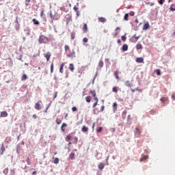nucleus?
<instances>
[{"instance_id":"obj_51","label":"nucleus","mask_w":175,"mask_h":175,"mask_svg":"<svg viewBox=\"0 0 175 175\" xmlns=\"http://www.w3.org/2000/svg\"><path fill=\"white\" fill-rule=\"evenodd\" d=\"M105 109V105H102V107H100V111H103Z\"/></svg>"},{"instance_id":"obj_5","label":"nucleus","mask_w":175,"mask_h":175,"mask_svg":"<svg viewBox=\"0 0 175 175\" xmlns=\"http://www.w3.org/2000/svg\"><path fill=\"white\" fill-rule=\"evenodd\" d=\"M136 62H137L138 64H142L144 61L143 57H137L135 59Z\"/></svg>"},{"instance_id":"obj_14","label":"nucleus","mask_w":175,"mask_h":175,"mask_svg":"<svg viewBox=\"0 0 175 175\" xmlns=\"http://www.w3.org/2000/svg\"><path fill=\"white\" fill-rule=\"evenodd\" d=\"M149 27H150L149 23H144L143 29L144 30H148V29H149Z\"/></svg>"},{"instance_id":"obj_39","label":"nucleus","mask_w":175,"mask_h":175,"mask_svg":"<svg viewBox=\"0 0 175 175\" xmlns=\"http://www.w3.org/2000/svg\"><path fill=\"white\" fill-rule=\"evenodd\" d=\"M54 70V64H51V72L53 73Z\"/></svg>"},{"instance_id":"obj_38","label":"nucleus","mask_w":175,"mask_h":175,"mask_svg":"<svg viewBox=\"0 0 175 175\" xmlns=\"http://www.w3.org/2000/svg\"><path fill=\"white\" fill-rule=\"evenodd\" d=\"M27 78L28 77H27V75H23V76H22V81H25Z\"/></svg>"},{"instance_id":"obj_15","label":"nucleus","mask_w":175,"mask_h":175,"mask_svg":"<svg viewBox=\"0 0 175 175\" xmlns=\"http://www.w3.org/2000/svg\"><path fill=\"white\" fill-rule=\"evenodd\" d=\"M91 100H92V97H91V96H87V97H85V101H86L88 103H91Z\"/></svg>"},{"instance_id":"obj_37","label":"nucleus","mask_w":175,"mask_h":175,"mask_svg":"<svg viewBox=\"0 0 175 175\" xmlns=\"http://www.w3.org/2000/svg\"><path fill=\"white\" fill-rule=\"evenodd\" d=\"M97 133L103 132V126H98V129L96 130Z\"/></svg>"},{"instance_id":"obj_50","label":"nucleus","mask_w":175,"mask_h":175,"mask_svg":"<svg viewBox=\"0 0 175 175\" xmlns=\"http://www.w3.org/2000/svg\"><path fill=\"white\" fill-rule=\"evenodd\" d=\"M164 1H165V0H159V4H160V5H163Z\"/></svg>"},{"instance_id":"obj_59","label":"nucleus","mask_w":175,"mask_h":175,"mask_svg":"<svg viewBox=\"0 0 175 175\" xmlns=\"http://www.w3.org/2000/svg\"><path fill=\"white\" fill-rule=\"evenodd\" d=\"M67 139H68V140H70V139H71L70 135H68V136H67Z\"/></svg>"},{"instance_id":"obj_40","label":"nucleus","mask_w":175,"mask_h":175,"mask_svg":"<svg viewBox=\"0 0 175 175\" xmlns=\"http://www.w3.org/2000/svg\"><path fill=\"white\" fill-rule=\"evenodd\" d=\"M126 113H127V111H124L122 112V117H123L124 118H126Z\"/></svg>"},{"instance_id":"obj_30","label":"nucleus","mask_w":175,"mask_h":175,"mask_svg":"<svg viewBox=\"0 0 175 175\" xmlns=\"http://www.w3.org/2000/svg\"><path fill=\"white\" fill-rule=\"evenodd\" d=\"M112 92H115V93H118V87H113L112 88Z\"/></svg>"},{"instance_id":"obj_3","label":"nucleus","mask_w":175,"mask_h":175,"mask_svg":"<svg viewBox=\"0 0 175 175\" xmlns=\"http://www.w3.org/2000/svg\"><path fill=\"white\" fill-rule=\"evenodd\" d=\"M94 100H95V103L93 104V108H95V107H96V105H98V98L96 97V96L94 98Z\"/></svg>"},{"instance_id":"obj_63","label":"nucleus","mask_w":175,"mask_h":175,"mask_svg":"<svg viewBox=\"0 0 175 175\" xmlns=\"http://www.w3.org/2000/svg\"><path fill=\"white\" fill-rule=\"evenodd\" d=\"M75 140L76 142H78V138L76 137L75 138Z\"/></svg>"},{"instance_id":"obj_13","label":"nucleus","mask_w":175,"mask_h":175,"mask_svg":"<svg viewBox=\"0 0 175 175\" xmlns=\"http://www.w3.org/2000/svg\"><path fill=\"white\" fill-rule=\"evenodd\" d=\"M129 49V46L126 44H124L122 45V51H127Z\"/></svg>"},{"instance_id":"obj_48","label":"nucleus","mask_w":175,"mask_h":175,"mask_svg":"<svg viewBox=\"0 0 175 175\" xmlns=\"http://www.w3.org/2000/svg\"><path fill=\"white\" fill-rule=\"evenodd\" d=\"M157 75L158 76H159V75H161V71H160V70H157Z\"/></svg>"},{"instance_id":"obj_24","label":"nucleus","mask_w":175,"mask_h":175,"mask_svg":"<svg viewBox=\"0 0 175 175\" xmlns=\"http://www.w3.org/2000/svg\"><path fill=\"white\" fill-rule=\"evenodd\" d=\"M98 21H100V23H105V21H107V18H98Z\"/></svg>"},{"instance_id":"obj_18","label":"nucleus","mask_w":175,"mask_h":175,"mask_svg":"<svg viewBox=\"0 0 175 175\" xmlns=\"http://www.w3.org/2000/svg\"><path fill=\"white\" fill-rule=\"evenodd\" d=\"M104 167H105V164L103 163H100L98 165V169H100V170H103Z\"/></svg>"},{"instance_id":"obj_43","label":"nucleus","mask_w":175,"mask_h":175,"mask_svg":"<svg viewBox=\"0 0 175 175\" xmlns=\"http://www.w3.org/2000/svg\"><path fill=\"white\" fill-rule=\"evenodd\" d=\"M129 15H130L131 16H134V15H135L134 11H131L130 13H129Z\"/></svg>"},{"instance_id":"obj_2","label":"nucleus","mask_w":175,"mask_h":175,"mask_svg":"<svg viewBox=\"0 0 175 175\" xmlns=\"http://www.w3.org/2000/svg\"><path fill=\"white\" fill-rule=\"evenodd\" d=\"M44 57L46 58V61H49L50 58L51 57V52L48 51L46 53H44Z\"/></svg>"},{"instance_id":"obj_21","label":"nucleus","mask_w":175,"mask_h":175,"mask_svg":"<svg viewBox=\"0 0 175 175\" xmlns=\"http://www.w3.org/2000/svg\"><path fill=\"white\" fill-rule=\"evenodd\" d=\"M49 16H50V18H51V23H54L55 16L53 15L52 12H50Z\"/></svg>"},{"instance_id":"obj_41","label":"nucleus","mask_w":175,"mask_h":175,"mask_svg":"<svg viewBox=\"0 0 175 175\" xmlns=\"http://www.w3.org/2000/svg\"><path fill=\"white\" fill-rule=\"evenodd\" d=\"M83 42H88V38L87 37H83Z\"/></svg>"},{"instance_id":"obj_31","label":"nucleus","mask_w":175,"mask_h":175,"mask_svg":"<svg viewBox=\"0 0 175 175\" xmlns=\"http://www.w3.org/2000/svg\"><path fill=\"white\" fill-rule=\"evenodd\" d=\"M33 23L34 25H40V22L36 18H33Z\"/></svg>"},{"instance_id":"obj_49","label":"nucleus","mask_w":175,"mask_h":175,"mask_svg":"<svg viewBox=\"0 0 175 175\" xmlns=\"http://www.w3.org/2000/svg\"><path fill=\"white\" fill-rule=\"evenodd\" d=\"M74 10H75V12H76V14H77V10H78L77 6H74Z\"/></svg>"},{"instance_id":"obj_47","label":"nucleus","mask_w":175,"mask_h":175,"mask_svg":"<svg viewBox=\"0 0 175 175\" xmlns=\"http://www.w3.org/2000/svg\"><path fill=\"white\" fill-rule=\"evenodd\" d=\"M122 41L125 42L126 40V37L124 36H122Z\"/></svg>"},{"instance_id":"obj_28","label":"nucleus","mask_w":175,"mask_h":175,"mask_svg":"<svg viewBox=\"0 0 175 175\" xmlns=\"http://www.w3.org/2000/svg\"><path fill=\"white\" fill-rule=\"evenodd\" d=\"M124 85H126L127 87H131L132 85L130 81H126V82L124 83Z\"/></svg>"},{"instance_id":"obj_19","label":"nucleus","mask_w":175,"mask_h":175,"mask_svg":"<svg viewBox=\"0 0 175 175\" xmlns=\"http://www.w3.org/2000/svg\"><path fill=\"white\" fill-rule=\"evenodd\" d=\"M113 111H117L118 109V103L116 102L113 103Z\"/></svg>"},{"instance_id":"obj_52","label":"nucleus","mask_w":175,"mask_h":175,"mask_svg":"<svg viewBox=\"0 0 175 175\" xmlns=\"http://www.w3.org/2000/svg\"><path fill=\"white\" fill-rule=\"evenodd\" d=\"M31 0H25L26 5H28L30 3Z\"/></svg>"},{"instance_id":"obj_46","label":"nucleus","mask_w":175,"mask_h":175,"mask_svg":"<svg viewBox=\"0 0 175 175\" xmlns=\"http://www.w3.org/2000/svg\"><path fill=\"white\" fill-rule=\"evenodd\" d=\"M166 99L167 98L165 97L161 98V102H165L166 100Z\"/></svg>"},{"instance_id":"obj_57","label":"nucleus","mask_w":175,"mask_h":175,"mask_svg":"<svg viewBox=\"0 0 175 175\" xmlns=\"http://www.w3.org/2000/svg\"><path fill=\"white\" fill-rule=\"evenodd\" d=\"M117 42H118V44H121V40L119 38V39L117 40Z\"/></svg>"},{"instance_id":"obj_6","label":"nucleus","mask_w":175,"mask_h":175,"mask_svg":"<svg viewBox=\"0 0 175 175\" xmlns=\"http://www.w3.org/2000/svg\"><path fill=\"white\" fill-rule=\"evenodd\" d=\"M68 57L70 58H74L75 57V51H72L70 53H69L68 55H67Z\"/></svg>"},{"instance_id":"obj_10","label":"nucleus","mask_w":175,"mask_h":175,"mask_svg":"<svg viewBox=\"0 0 175 175\" xmlns=\"http://www.w3.org/2000/svg\"><path fill=\"white\" fill-rule=\"evenodd\" d=\"M5 148L4 145L2 144V145H1V149H0V154H1V155H3V152H5Z\"/></svg>"},{"instance_id":"obj_1","label":"nucleus","mask_w":175,"mask_h":175,"mask_svg":"<svg viewBox=\"0 0 175 175\" xmlns=\"http://www.w3.org/2000/svg\"><path fill=\"white\" fill-rule=\"evenodd\" d=\"M49 37L44 36V35H40L38 38L39 44H46V42H49Z\"/></svg>"},{"instance_id":"obj_56","label":"nucleus","mask_w":175,"mask_h":175,"mask_svg":"<svg viewBox=\"0 0 175 175\" xmlns=\"http://www.w3.org/2000/svg\"><path fill=\"white\" fill-rule=\"evenodd\" d=\"M135 91H138V88H136V90H131V92H135Z\"/></svg>"},{"instance_id":"obj_22","label":"nucleus","mask_w":175,"mask_h":175,"mask_svg":"<svg viewBox=\"0 0 175 175\" xmlns=\"http://www.w3.org/2000/svg\"><path fill=\"white\" fill-rule=\"evenodd\" d=\"M53 163H54V164H59V157H55Z\"/></svg>"},{"instance_id":"obj_7","label":"nucleus","mask_w":175,"mask_h":175,"mask_svg":"<svg viewBox=\"0 0 175 175\" xmlns=\"http://www.w3.org/2000/svg\"><path fill=\"white\" fill-rule=\"evenodd\" d=\"M142 131H140L139 128H135V135H137L138 137H139Z\"/></svg>"},{"instance_id":"obj_9","label":"nucleus","mask_w":175,"mask_h":175,"mask_svg":"<svg viewBox=\"0 0 175 175\" xmlns=\"http://www.w3.org/2000/svg\"><path fill=\"white\" fill-rule=\"evenodd\" d=\"M8 113H7L6 111H3L1 112V117L5 118V117H8Z\"/></svg>"},{"instance_id":"obj_58","label":"nucleus","mask_w":175,"mask_h":175,"mask_svg":"<svg viewBox=\"0 0 175 175\" xmlns=\"http://www.w3.org/2000/svg\"><path fill=\"white\" fill-rule=\"evenodd\" d=\"M139 36H135V41H138Z\"/></svg>"},{"instance_id":"obj_25","label":"nucleus","mask_w":175,"mask_h":175,"mask_svg":"<svg viewBox=\"0 0 175 175\" xmlns=\"http://www.w3.org/2000/svg\"><path fill=\"white\" fill-rule=\"evenodd\" d=\"M66 126H67L66 123H63V124L61 126V129H62V132H65L64 128H65Z\"/></svg>"},{"instance_id":"obj_11","label":"nucleus","mask_w":175,"mask_h":175,"mask_svg":"<svg viewBox=\"0 0 175 175\" xmlns=\"http://www.w3.org/2000/svg\"><path fill=\"white\" fill-rule=\"evenodd\" d=\"M81 131H82V132H84V133L88 132L89 128H88V126H85V125H83V126L81 129Z\"/></svg>"},{"instance_id":"obj_55","label":"nucleus","mask_w":175,"mask_h":175,"mask_svg":"<svg viewBox=\"0 0 175 175\" xmlns=\"http://www.w3.org/2000/svg\"><path fill=\"white\" fill-rule=\"evenodd\" d=\"M92 128V130H93V131H94V128H95V123H93Z\"/></svg>"},{"instance_id":"obj_29","label":"nucleus","mask_w":175,"mask_h":175,"mask_svg":"<svg viewBox=\"0 0 175 175\" xmlns=\"http://www.w3.org/2000/svg\"><path fill=\"white\" fill-rule=\"evenodd\" d=\"M98 66H99V67H100V68L103 67V66H104V62H103V61L102 59H100V62H98Z\"/></svg>"},{"instance_id":"obj_35","label":"nucleus","mask_w":175,"mask_h":175,"mask_svg":"<svg viewBox=\"0 0 175 175\" xmlns=\"http://www.w3.org/2000/svg\"><path fill=\"white\" fill-rule=\"evenodd\" d=\"M129 16V14H125V15L124 16V20H125L126 21H128Z\"/></svg>"},{"instance_id":"obj_53","label":"nucleus","mask_w":175,"mask_h":175,"mask_svg":"<svg viewBox=\"0 0 175 175\" xmlns=\"http://www.w3.org/2000/svg\"><path fill=\"white\" fill-rule=\"evenodd\" d=\"M58 92H55L54 98L57 97Z\"/></svg>"},{"instance_id":"obj_20","label":"nucleus","mask_w":175,"mask_h":175,"mask_svg":"<svg viewBox=\"0 0 175 175\" xmlns=\"http://www.w3.org/2000/svg\"><path fill=\"white\" fill-rule=\"evenodd\" d=\"M136 49H137V50H142V49H143L142 44H136Z\"/></svg>"},{"instance_id":"obj_36","label":"nucleus","mask_w":175,"mask_h":175,"mask_svg":"<svg viewBox=\"0 0 175 175\" xmlns=\"http://www.w3.org/2000/svg\"><path fill=\"white\" fill-rule=\"evenodd\" d=\"M70 37L72 40H74L75 38V32H71Z\"/></svg>"},{"instance_id":"obj_61","label":"nucleus","mask_w":175,"mask_h":175,"mask_svg":"<svg viewBox=\"0 0 175 175\" xmlns=\"http://www.w3.org/2000/svg\"><path fill=\"white\" fill-rule=\"evenodd\" d=\"M33 118L36 119V118H37L36 114H33Z\"/></svg>"},{"instance_id":"obj_62","label":"nucleus","mask_w":175,"mask_h":175,"mask_svg":"<svg viewBox=\"0 0 175 175\" xmlns=\"http://www.w3.org/2000/svg\"><path fill=\"white\" fill-rule=\"evenodd\" d=\"M172 98H173L174 99H175V94H172Z\"/></svg>"},{"instance_id":"obj_64","label":"nucleus","mask_w":175,"mask_h":175,"mask_svg":"<svg viewBox=\"0 0 175 175\" xmlns=\"http://www.w3.org/2000/svg\"><path fill=\"white\" fill-rule=\"evenodd\" d=\"M43 14H44V11H41V16H42Z\"/></svg>"},{"instance_id":"obj_16","label":"nucleus","mask_w":175,"mask_h":175,"mask_svg":"<svg viewBox=\"0 0 175 175\" xmlns=\"http://www.w3.org/2000/svg\"><path fill=\"white\" fill-rule=\"evenodd\" d=\"M69 158L70 159H75V152H70V155H69Z\"/></svg>"},{"instance_id":"obj_17","label":"nucleus","mask_w":175,"mask_h":175,"mask_svg":"<svg viewBox=\"0 0 175 175\" xmlns=\"http://www.w3.org/2000/svg\"><path fill=\"white\" fill-rule=\"evenodd\" d=\"M113 75L115 76L116 79H119L120 77H119V71H115L113 72Z\"/></svg>"},{"instance_id":"obj_23","label":"nucleus","mask_w":175,"mask_h":175,"mask_svg":"<svg viewBox=\"0 0 175 175\" xmlns=\"http://www.w3.org/2000/svg\"><path fill=\"white\" fill-rule=\"evenodd\" d=\"M69 69L70 71H74L75 70V66L73 64H70L69 65Z\"/></svg>"},{"instance_id":"obj_27","label":"nucleus","mask_w":175,"mask_h":175,"mask_svg":"<svg viewBox=\"0 0 175 175\" xmlns=\"http://www.w3.org/2000/svg\"><path fill=\"white\" fill-rule=\"evenodd\" d=\"M55 122H56L57 124L59 125V124H61L62 120H61V119H59V118H57Z\"/></svg>"},{"instance_id":"obj_4","label":"nucleus","mask_w":175,"mask_h":175,"mask_svg":"<svg viewBox=\"0 0 175 175\" xmlns=\"http://www.w3.org/2000/svg\"><path fill=\"white\" fill-rule=\"evenodd\" d=\"M35 109H37V111H40L41 109V104L40 102H37L35 105Z\"/></svg>"},{"instance_id":"obj_33","label":"nucleus","mask_w":175,"mask_h":175,"mask_svg":"<svg viewBox=\"0 0 175 175\" xmlns=\"http://www.w3.org/2000/svg\"><path fill=\"white\" fill-rule=\"evenodd\" d=\"M148 155H144V157H141L140 161H144V160L148 159Z\"/></svg>"},{"instance_id":"obj_44","label":"nucleus","mask_w":175,"mask_h":175,"mask_svg":"<svg viewBox=\"0 0 175 175\" xmlns=\"http://www.w3.org/2000/svg\"><path fill=\"white\" fill-rule=\"evenodd\" d=\"M72 111H77V107H72Z\"/></svg>"},{"instance_id":"obj_26","label":"nucleus","mask_w":175,"mask_h":175,"mask_svg":"<svg viewBox=\"0 0 175 175\" xmlns=\"http://www.w3.org/2000/svg\"><path fill=\"white\" fill-rule=\"evenodd\" d=\"M64 66H65L64 64H62L60 65L59 72H60L61 73H63V72H64L63 70H64Z\"/></svg>"},{"instance_id":"obj_12","label":"nucleus","mask_w":175,"mask_h":175,"mask_svg":"<svg viewBox=\"0 0 175 175\" xmlns=\"http://www.w3.org/2000/svg\"><path fill=\"white\" fill-rule=\"evenodd\" d=\"M83 32H87L88 31V27L87 23H83Z\"/></svg>"},{"instance_id":"obj_34","label":"nucleus","mask_w":175,"mask_h":175,"mask_svg":"<svg viewBox=\"0 0 175 175\" xmlns=\"http://www.w3.org/2000/svg\"><path fill=\"white\" fill-rule=\"evenodd\" d=\"M170 9L171 12H175L174 5H171Z\"/></svg>"},{"instance_id":"obj_60","label":"nucleus","mask_w":175,"mask_h":175,"mask_svg":"<svg viewBox=\"0 0 175 175\" xmlns=\"http://www.w3.org/2000/svg\"><path fill=\"white\" fill-rule=\"evenodd\" d=\"M127 120H131V115H129V116H128Z\"/></svg>"},{"instance_id":"obj_32","label":"nucleus","mask_w":175,"mask_h":175,"mask_svg":"<svg viewBox=\"0 0 175 175\" xmlns=\"http://www.w3.org/2000/svg\"><path fill=\"white\" fill-rule=\"evenodd\" d=\"M64 50H65L66 52H67L70 50V47H69L68 44H65Z\"/></svg>"},{"instance_id":"obj_42","label":"nucleus","mask_w":175,"mask_h":175,"mask_svg":"<svg viewBox=\"0 0 175 175\" xmlns=\"http://www.w3.org/2000/svg\"><path fill=\"white\" fill-rule=\"evenodd\" d=\"M118 30H120V28L116 27V32L115 33V36H117V35H118V32L117 31Z\"/></svg>"},{"instance_id":"obj_54","label":"nucleus","mask_w":175,"mask_h":175,"mask_svg":"<svg viewBox=\"0 0 175 175\" xmlns=\"http://www.w3.org/2000/svg\"><path fill=\"white\" fill-rule=\"evenodd\" d=\"M60 10H62V12H66V8L64 7L61 8Z\"/></svg>"},{"instance_id":"obj_8","label":"nucleus","mask_w":175,"mask_h":175,"mask_svg":"<svg viewBox=\"0 0 175 175\" xmlns=\"http://www.w3.org/2000/svg\"><path fill=\"white\" fill-rule=\"evenodd\" d=\"M90 94H92V96L94 98H96V90H90Z\"/></svg>"},{"instance_id":"obj_45","label":"nucleus","mask_w":175,"mask_h":175,"mask_svg":"<svg viewBox=\"0 0 175 175\" xmlns=\"http://www.w3.org/2000/svg\"><path fill=\"white\" fill-rule=\"evenodd\" d=\"M76 15H77V16H79V15H80V12L79 11V8H77Z\"/></svg>"}]
</instances>
